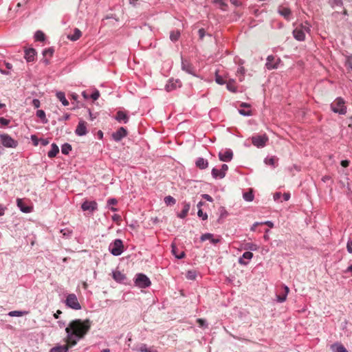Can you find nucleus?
Masks as SVG:
<instances>
[{
    "label": "nucleus",
    "mask_w": 352,
    "mask_h": 352,
    "mask_svg": "<svg viewBox=\"0 0 352 352\" xmlns=\"http://www.w3.org/2000/svg\"><path fill=\"white\" fill-rule=\"evenodd\" d=\"M90 327L91 322L88 319L85 320L76 319L71 321L65 329L67 333L66 343L70 346H75L78 341L85 337Z\"/></svg>",
    "instance_id": "f257e3e1"
},
{
    "label": "nucleus",
    "mask_w": 352,
    "mask_h": 352,
    "mask_svg": "<svg viewBox=\"0 0 352 352\" xmlns=\"http://www.w3.org/2000/svg\"><path fill=\"white\" fill-rule=\"evenodd\" d=\"M331 109L336 113L344 115L346 113V107L343 98L338 97L331 104Z\"/></svg>",
    "instance_id": "f03ea898"
},
{
    "label": "nucleus",
    "mask_w": 352,
    "mask_h": 352,
    "mask_svg": "<svg viewBox=\"0 0 352 352\" xmlns=\"http://www.w3.org/2000/svg\"><path fill=\"white\" fill-rule=\"evenodd\" d=\"M109 250L113 256H120L124 250V245L121 239H116L109 245Z\"/></svg>",
    "instance_id": "7ed1b4c3"
},
{
    "label": "nucleus",
    "mask_w": 352,
    "mask_h": 352,
    "mask_svg": "<svg viewBox=\"0 0 352 352\" xmlns=\"http://www.w3.org/2000/svg\"><path fill=\"white\" fill-rule=\"evenodd\" d=\"M65 304L69 308L75 310H79L81 309V306L78 302V298L74 294H69L67 296L65 299Z\"/></svg>",
    "instance_id": "20e7f679"
},
{
    "label": "nucleus",
    "mask_w": 352,
    "mask_h": 352,
    "mask_svg": "<svg viewBox=\"0 0 352 352\" xmlns=\"http://www.w3.org/2000/svg\"><path fill=\"white\" fill-rule=\"evenodd\" d=\"M135 284L138 287L146 288L151 285V281L145 274H138L136 275Z\"/></svg>",
    "instance_id": "39448f33"
},
{
    "label": "nucleus",
    "mask_w": 352,
    "mask_h": 352,
    "mask_svg": "<svg viewBox=\"0 0 352 352\" xmlns=\"http://www.w3.org/2000/svg\"><path fill=\"white\" fill-rule=\"evenodd\" d=\"M0 140L1 144L7 148H16L18 145L17 141L8 134L0 135Z\"/></svg>",
    "instance_id": "423d86ee"
},
{
    "label": "nucleus",
    "mask_w": 352,
    "mask_h": 352,
    "mask_svg": "<svg viewBox=\"0 0 352 352\" xmlns=\"http://www.w3.org/2000/svg\"><path fill=\"white\" fill-rule=\"evenodd\" d=\"M267 141L268 138L266 135H255L252 138V143L258 148L264 147Z\"/></svg>",
    "instance_id": "0eeeda50"
},
{
    "label": "nucleus",
    "mask_w": 352,
    "mask_h": 352,
    "mask_svg": "<svg viewBox=\"0 0 352 352\" xmlns=\"http://www.w3.org/2000/svg\"><path fill=\"white\" fill-rule=\"evenodd\" d=\"M280 63V58H276L273 55H270L267 58V62L265 63V67L269 70L276 69V68H278Z\"/></svg>",
    "instance_id": "6e6552de"
},
{
    "label": "nucleus",
    "mask_w": 352,
    "mask_h": 352,
    "mask_svg": "<svg viewBox=\"0 0 352 352\" xmlns=\"http://www.w3.org/2000/svg\"><path fill=\"white\" fill-rule=\"evenodd\" d=\"M88 133L87 123L84 120H80L75 130V133L78 136H83Z\"/></svg>",
    "instance_id": "1a4fd4ad"
},
{
    "label": "nucleus",
    "mask_w": 352,
    "mask_h": 352,
    "mask_svg": "<svg viewBox=\"0 0 352 352\" xmlns=\"http://www.w3.org/2000/svg\"><path fill=\"white\" fill-rule=\"evenodd\" d=\"M81 208L83 211L92 212L98 209V204L95 201H85L81 205Z\"/></svg>",
    "instance_id": "9d476101"
},
{
    "label": "nucleus",
    "mask_w": 352,
    "mask_h": 352,
    "mask_svg": "<svg viewBox=\"0 0 352 352\" xmlns=\"http://www.w3.org/2000/svg\"><path fill=\"white\" fill-rule=\"evenodd\" d=\"M228 169V166L226 164H223L220 170L213 168L212 170V175L214 178H223L226 175V173Z\"/></svg>",
    "instance_id": "9b49d317"
},
{
    "label": "nucleus",
    "mask_w": 352,
    "mask_h": 352,
    "mask_svg": "<svg viewBox=\"0 0 352 352\" xmlns=\"http://www.w3.org/2000/svg\"><path fill=\"white\" fill-rule=\"evenodd\" d=\"M278 12L286 20L290 21L292 17V11L288 7L283 5L279 6L278 8Z\"/></svg>",
    "instance_id": "f8f14e48"
},
{
    "label": "nucleus",
    "mask_w": 352,
    "mask_h": 352,
    "mask_svg": "<svg viewBox=\"0 0 352 352\" xmlns=\"http://www.w3.org/2000/svg\"><path fill=\"white\" fill-rule=\"evenodd\" d=\"M233 157V153L230 149H226L223 151H221L219 153V160L222 162H230L232 160Z\"/></svg>",
    "instance_id": "ddd939ff"
},
{
    "label": "nucleus",
    "mask_w": 352,
    "mask_h": 352,
    "mask_svg": "<svg viewBox=\"0 0 352 352\" xmlns=\"http://www.w3.org/2000/svg\"><path fill=\"white\" fill-rule=\"evenodd\" d=\"M127 131L124 127H120L117 131L113 133V139L116 141H120L123 138L126 137Z\"/></svg>",
    "instance_id": "4468645a"
},
{
    "label": "nucleus",
    "mask_w": 352,
    "mask_h": 352,
    "mask_svg": "<svg viewBox=\"0 0 352 352\" xmlns=\"http://www.w3.org/2000/svg\"><path fill=\"white\" fill-rule=\"evenodd\" d=\"M182 69L188 74L195 75L194 67L191 65V63L187 60H184V59L182 60Z\"/></svg>",
    "instance_id": "2eb2a0df"
},
{
    "label": "nucleus",
    "mask_w": 352,
    "mask_h": 352,
    "mask_svg": "<svg viewBox=\"0 0 352 352\" xmlns=\"http://www.w3.org/2000/svg\"><path fill=\"white\" fill-rule=\"evenodd\" d=\"M293 35H294V37L299 41H302L305 40V32H303V30L302 28H300L299 26L296 27L294 31H293Z\"/></svg>",
    "instance_id": "dca6fc26"
},
{
    "label": "nucleus",
    "mask_w": 352,
    "mask_h": 352,
    "mask_svg": "<svg viewBox=\"0 0 352 352\" xmlns=\"http://www.w3.org/2000/svg\"><path fill=\"white\" fill-rule=\"evenodd\" d=\"M36 51L33 48H28L25 50V58L28 62H32L34 60L36 56Z\"/></svg>",
    "instance_id": "f3484780"
},
{
    "label": "nucleus",
    "mask_w": 352,
    "mask_h": 352,
    "mask_svg": "<svg viewBox=\"0 0 352 352\" xmlns=\"http://www.w3.org/2000/svg\"><path fill=\"white\" fill-rule=\"evenodd\" d=\"M17 206L20 208V210L25 213H29L32 211V207L25 206L24 201L21 199H17Z\"/></svg>",
    "instance_id": "a211bd4d"
},
{
    "label": "nucleus",
    "mask_w": 352,
    "mask_h": 352,
    "mask_svg": "<svg viewBox=\"0 0 352 352\" xmlns=\"http://www.w3.org/2000/svg\"><path fill=\"white\" fill-rule=\"evenodd\" d=\"M283 294L276 296V300L278 302H285L286 300L287 296L289 292V289L287 286L283 285Z\"/></svg>",
    "instance_id": "6ab92c4d"
},
{
    "label": "nucleus",
    "mask_w": 352,
    "mask_h": 352,
    "mask_svg": "<svg viewBox=\"0 0 352 352\" xmlns=\"http://www.w3.org/2000/svg\"><path fill=\"white\" fill-rule=\"evenodd\" d=\"M253 257V254L251 252H245L242 257L239 258V263L241 265H248V262L245 261V259L250 260Z\"/></svg>",
    "instance_id": "aec40b11"
},
{
    "label": "nucleus",
    "mask_w": 352,
    "mask_h": 352,
    "mask_svg": "<svg viewBox=\"0 0 352 352\" xmlns=\"http://www.w3.org/2000/svg\"><path fill=\"white\" fill-rule=\"evenodd\" d=\"M182 205H183V209L181 211V212H179L177 214V217H179L180 219H184L187 216V214L189 212L190 208V205L189 203L184 202L182 204Z\"/></svg>",
    "instance_id": "412c9836"
},
{
    "label": "nucleus",
    "mask_w": 352,
    "mask_h": 352,
    "mask_svg": "<svg viewBox=\"0 0 352 352\" xmlns=\"http://www.w3.org/2000/svg\"><path fill=\"white\" fill-rule=\"evenodd\" d=\"M69 347L71 346L67 343L64 345H58L52 348L50 352H68Z\"/></svg>",
    "instance_id": "4be33fe9"
},
{
    "label": "nucleus",
    "mask_w": 352,
    "mask_h": 352,
    "mask_svg": "<svg viewBox=\"0 0 352 352\" xmlns=\"http://www.w3.org/2000/svg\"><path fill=\"white\" fill-rule=\"evenodd\" d=\"M181 86V82L178 80H176L175 81L170 80L168 83L166 85V89L167 91H170L175 89H176L177 87Z\"/></svg>",
    "instance_id": "5701e85b"
},
{
    "label": "nucleus",
    "mask_w": 352,
    "mask_h": 352,
    "mask_svg": "<svg viewBox=\"0 0 352 352\" xmlns=\"http://www.w3.org/2000/svg\"><path fill=\"white\" fill-rule=\"evenodd\" d=\"M113 278L118 283H123L126 279V276L121 272L117 270L113 272Z\"/></svg>",
    "instance_id": "b1692460"
},
{
    "label": "nucleus",
    "mask_w": 352,
    "mask_h": 352,
    "mask_svg": "<svg viewBox=\"0 0 352 352\" xmlns=\"http://www.w3.org/2000/svg\"><path fill=\"white\" fill-rule=\"evenodd\" d=\"M116 119L119 122H123L124 123H126L129 120L128 116L123 111H118L116 114Z\"/></svg>",
    "instance_id": "393cba45"
},
{
    "label": "nucleus",
    "mask_w": 352,
    "mask_h": 352,
    "mask_svg": "<svg viewBox=\"0 0 352 352\" xmlns=\"http://www.w3.org/2000/svg\"><path fill=\"white\" fill-rule=\"evenodd\" d=\"M81 36H82L81 31L78 28H75L74 30V33L72 34H69L67 36V38L71 41H77L78 39H79Z\"/></svg>",
    "instance_id": "a878e982"
},
{
    "label": "nucleus",
    "mask_w": 352,
    "mask_h": 352,
    "mask_svg": "<svg viewBox=\"0 0 352 352\" xmlns=\"http://www.w3.org/2000/svg\"><path fill=\"white\" fill-rule=\"evenodd\" d=\"M333 352H348L346 348L340 343H335L331 346Z\"/></svg>",
    "instance_id": "bb28decb"
},
{
    "label": "nucleus",
    "mask_w": 352,
    "mask_h": 352,
    "mask_svg": "<svg viewBox=\"0 0 352 352\" xmlns=\"http://www.w3.org/2000/svg\"><path fill=\"white\" fill-rule=\"evenodd\" d=\"M58 152H59L58 146L56 144L53 143L51 146L50 151H49V152L47 153V156L50 158H53L58 153Z\"/></svg>",
    "instance_id": "cd10ccee"
},
{
    "label": "nucleus",
    "mask_w": 352,
    "mask_h": 352,
    "mask_svg": "<svg viewBox=\"0 0 352 352\" xmlns=\"http://www.w3.org/2000/svg\"><path fill=\"white\" fill-rule=\"evenodd\" d=\"M196 166L201 169H205L208 167V162L206 160L199 157L196 161Z\"/></svg>",
    "instance_id": "c85d7f7f"
},
{
    "label": "nucleus",
    "mask_w": 352,
    "mask_h": 352,
    "mask_svg": "<svg viewBox=\"0 0 352 352\" xmlns=\"http://www.w3.org/2000/svg\"><path fill=\"white\" fill-rule=\"evenodd\" d=\"M57 98L62 102L63 106H68L69 102L66 99L65 94L62 91H58L56 93Z\"/></svg>",
    "instance_id": "c756f323"
},
{
    "label": "nucleus",
    "mask_w": 352,
    "mask_h": 352,
    "mask_svg": "<svg viewBox=\"0 0 352 352\" xmlns=\"http://www.w3.org/2000/svg\"><path fill=\"white\" fill-rule=\"evenodd\" d=\"M172 252L177 258H182L185 256L184 252L182 251L180 253H178L177 248L174 244L172 245Z\"/></svg>",
    "instance_id": "7c9ffc66"
},
{
    "label": "nucleus",
    "mask_w": 352,
    "mask_h": 352,
    "mask_svg": "<svg viewBox=\"0 0 352 352\" xmlns=\"http://www.w3.org/2000/svg\"><path fill=\"white\" fill-rule=\"evenodd\" d=\"M277 161H278V159L276 157L272 156L271 157L266 158L265 160V163L267 165L275 167L276 166Z\"/></svg>",
    "instance_id": "2f4dec72"
},
{
    "label": "nucleus",
    "mask_w": 352,
    "mask_h": 352,
    "mask_svg": "<svg viewBox=\"0 0 352 352\" xmlns=\"http://www.w3.org/2000/svg\"><path fill=\"white\" fill-rule=\"evenodd\" d=\"M36 116L41 119L43 124H46L48 122L45 116V113L43 110H38L36 111Z\"/></svg>",
    "instance_id": "473e14b6"
},
{
    "label": "nucleus",
    "mask_w": 352,
    "mask_h": 352,
    "mask_svg": "<svg viewBox=\"0 0 352 352\" xmlns=\"http://www.w3.org/2000/svg\"><path fill=\"white\" fill-rule=\"evenodd\" d=\"M213 3L219 6L222 10H226L228 4L223 0H214Z\"/></svg>",
    "instance_id": "72a5a7b5"
},
{
    "label": "nucleus",
    "mask_w": 352,
    "mask_h": 352,
    "mask_svg": "<svg viewBox=\"0 0 352 352\" xmlns=\"http://www.w3.org/2000/svg\"><path fill=\"white\" fill-rule=\"evenodd\" d=\"M226 83V87L229 91H230L232 92H235L236 91V87L235 86V82H234V80H228V82H227Z\"/></svg>",
    "instance_id": "f704fd0d"
},
{
    "label": "nucleus",
    "mask_w": 352,
    "mask_h": 352,
    "mask_svg": "<svg viewBox=\"0 0 352 352\" xmlns=\"http://www.w3.org/2000/svg\"><path fill=\"white\" fill-rule=\"evenodd\" d=\"M28 314L27 311H12L8 313V316L11 317H20Z\"/></svg>",
    "instance_id": "c9c22d12"
},
{
    "label": "nucleus",
    "mask_w": 352,
    "mask_h": 352,
    "mask_svg": "<svg viewBox=\"0 0 352 352\" xmlns=\"http://www.w3.org/2000/svg\"><path fill=\"white\" fill-rule=\"evenodd\" d=\"M245 73V68L243 66H240L236 71V76H239V79L240 81H242L243 80Z\"/></svg>",
    "instance_id": "e433bc0d"
},
{
    "label": "nucleus",
    "mask_w": 352,
    "mask_h": 352,
    "mask_svg": "<svg viewBox=\"0 0 352 352\" xmlns=\"http://www.w3.org/2000/svg\"><path fill=\"white\" fill-rule=\"evenodd\" d=\"M71 151H72V146L68 143L64 144L61 147V152H62V153H63L65 155L69 154V153Z\"/></svg>",
    "instance_id": "4c0bfd02"
},
{
    "label": "nucleus",
    "mask_w": 352,
    "mask_h": 352,
    "mask_svg": "<svg viewBox=\"0 0 352 352\" xmlns=\"http://www.w3.org/2000/svg\"><path fill=\"white\" fill-rule=\"evenodd\" d=\"M180 36V32L179 31H172L170 34V38L172 41H177Z\"/></svg>",
    "instance_id": "58836bf2"
},
{
    "label": "nucleus",
    "mask_w": 352,
    "mask_h": 352,
    "mask_svg": "<svg viewBox=\"0 0 352 352\" xmlns=\"http://www.w3.org/2000/svg\"><path fill=\"white\" fill-rule=\"evenodd\" d=\"M34 38L36 41H43L45 40V34L43 32L38 30L35 33Z\"/></svg>",
    "instance_id": "ea45409f"
},
{
    "label": "nucleus",
    "mask_w": 352,
    "mask_h": 352,
    "mask_svg": "<svg viewBox=\"0 0 352 352\" xmlns=\"http://www.w3.org/2000/svg\"><path fill=\"white\" fill-rule=\"evenodd\" d=\"M299 27L303 30L305 34L306 32L309 33L311 31V25L307 21H305L304 23H302L300 25H299Z\"/></svg>",
    "instance_id": "a19ab883"
},
{
    "label": "nucleus",
    "mask_w": 352,
    "mask_h": 352,
    "mask_svg": "<svg viewBox=\"0 0 352 352\" xmlns=\"http://www.w3.org/2000/svg\"><path fill=\"white\" fill-rule=\"evenodd\" d=\"M54 54V50L52 48L45 49L43 52V55L46 58H50Z\"/></svg>",
    "instance_id": "79ce46f5"
},
{
    "label": "nucleus",
    "mask_w": 352,
    "mask_h": 352,
    "mask_svg": "<svg viewBox=\"0 0 352 352\" xmlns=\"http://www.w3.org/2000/svg\"><path fill=\"white\" fill-rule=\"evenodd\" d=\"M164 202L166 205H173L175 204V199L171 196H166L164 198Z\"/></svg>",
    "instance_id": "37998d69"
},
{
    "label": "nucleus",
    "mask_w": 352,
    "mask_h": 352,
    "mask_svg": "<svg viewBox=\"0 0 352 352\" xmlns=\"http://www.w3.org/2000/svg\"><path fill=\"white\" fill-rule=\"evenodd\" d=\"M329 3L333 8L336 6H342V0H329Z\"/></svg>",
    "instance_id": "c03bdc74"
},
{
    "label": "nucleus",
    "mask_w": 352,
    "mask_h": 352,
    "mask_svg": "<svg viewBox=\"0 0 352 352\" xmlns=\"http://www.w3.org/2000/svg\"><path fill=\"white\" fill-rule=\"evenodd\" d=\"M215 81L219 85H224L226 82L223 78L221 76L219 75L217 73H216L215 75Z\"/></svg>",
    "instance_id": "a18cd8bd"
},
{
    "label": "nucleus",
    "mask_w": 352,
    "mask_h": 352,
    "mask_svg": "<svg viewBox=\"0 0 352 352\" xmlns=\"http://www.w3.org/2000/svg\"><path fill=\"white\" fill-rule=\"evenodd\" d=\"M243 198L248 201H251L254 199V195L251 192H245L243 194Z\"/></svg>",
    "instance_id": "49530a36"
},
{
    "label": "nucleus",
    "mask_w": 352,
    "mask_h": 352,
    "mask_svg": "<svg viewBox=\"0 0 352 352\" xmlns=\"http://www.w3.org/2000/svg\"><path fill=\"white\" fill-rule=\"evenodd\" d=\"M196 276L197 274L195 271H188L186 274V278L189 280H195Z\"/></svg>",
    "instance_id": "de8ad7c7"
},
{
    "label": "nucleus",
    "mask_w": 352,
    "mask_h": 352,
    "mask_svg": "<svg viewBox=\"0 0 352 352\" xmlns=\"http://www.w3.org/2000/svg\"><path fill=\"white\" fill-rule=\"evenodd\" d=\"M60 232L65 237H70L72 236V231L71 230H69V229H67V228L62 229L60 230Z\"/></svg>",
    "instance_id": "09e8293b"
},
{
    "label": "nucleus",
    "mask_w": 352,
    "mask_h": 352,
    "mask_svg": "<svg viewBox=\"0 0 352 352\" xmlns=\"http://www.w3.org/2000/svg\"><path fill=\"white\" fill-rule=\"evenodd\" d=\"M212 236H213V235L210 233H206V234H202L201 236V241H205L206 240H210Z\"/></svg>",
    "instance_id": "8fccbe9b"
},
{
    "label": "nucleus",
    "mask_w": 352,
    "mask_h": 352,
    "mask_svg": "<svg viewBox=\"0 0 352 352\" xmlns=\"http://www.w3.org/2000/svg\"><path fill=\"white\" fill-rule=\"evenodd\" d=\"M100 96V93L98 90H95L90 96V98L93 100H96L98 99Z\"/></svg>",
    "instance_id": "3c124183"
},
{
    "label": "nucleus",
    "mask_w": 352,
    "mask_h": 352,
    "mask_svg": "<svg viewBox=\"0 0 352 352\" xmlns=\"http://www.w3.org/2000/svg\"><path fill=\"white\" fill-rule=\"evenodd\" d=\"M197 215L201 217L203 220H206L208 218V215L206 213H204L201 209H199Z\"/></svg>",
    "instance_id": "603ef678"
},
{
    "label": "nucleus",
    "mask_w": 352,
    "mask_h": 352,
    "mask_svg": "<svg viewBox=\"0 0 352 352\" xmlns=\"http://www.w3.org/2000/svg\"><path fill=\"white\" fill-rule=\"evenodd\" d=\"M142 1L143 0H129V3L134 7L140 6Z\"/></svg>",
    "instance_id": "864d4df0"
},
{
    "label": "nucleus",
    "mask_w": 352,
    "mask_h": 352,
    "mask_svg": "<svg viewBox=\"0 0 352 352\" xmlns=\"http://www.w3.org/2000/svg\"><path fill=\"white\" fill-rule=\"evenodd\" d=\"M239 113L241 115H243V116H249L252 115L251 111H250V110L245 111V110H243V109H239Z\"/></svg>",
    "instance_id": "5fc2aeb1"
},
{
    "label": "nucleus",
    "mask_w": 352,
    "mask_h": 352,
    "mask_svg": "<svg viewBox=\"0 0 352 352\" xmlns=\"http://www.w3.org/2000/svg\"><path fill=\"white\" fill-rule=\"evenodd\" d=\"M148 349V347L146 344H142L138 349H137L138 351L140 352H146V350Z\"/></svg>",
    "instance_id": "6e6d98bb"
},
{
    "label": "nucleus",
    "mask_w": 352,
    "mask_h": 352,
    "mask_svg": "<svg viewBox=\"0 0 352 352\" xmlns=\"http://www.w3.org/2000/svg\"><path fill=\"white\" fill-rule=\"evenodd\" d=\"M197 322L200 327H204L206 326V320L204 319L199 318L197 320Z\"/></svg>",
    "instance_id": "4d7b16f0"
},
{
    "label": "nucleus",
    "mask_w": 352,
    "mask_h": 352,
    "mask_svg": "<svg viewBox=\"0 0 352 352\" xmlns=\"http://www.w3.org/2000/svg\"><path fill=\"white\" fill-rule=\"evenodd\" d=\"M10 123V121L4 118H0V124L3 126H7Z\"/></svg>",
    "instance_id": "13d9d810"
},
{
    "label": "nucleus",
    "mask_w": 352,
    "mask_h": 352,
    "mask_svg": "<svg viewBox=\"0 0 352 352\" xmlns=\"http://www.w3.org/2000/svg\"><path fill=\"white\" fill-rule=\"evenodd\" d=\"M346 250L348 252L352 253V240L347 242Z\"/></svg>",
    "instance_id": "bf43d9fd"
},
{
    "label": "nucleus",
    "mask_w": 352,
    "mask_h": 352,
    "mask_svg": "<svg viewBox=\"0 0 352 352\" xmlns=\"http://www.w3.org/2000/svg\"><path fill=\"white\" fill-rule=\"evenodd\" d=\"M202 197L206 199L208 201L212 202L213 201V199L212 197L208 194H204L202 195Z\"/></svg>",
    "instance_id": "052dcab7"
},
{
    "label": "nucleus",
    "mask_w": 352,
    "mask_h": 352,
    "mask_svg": "<svg viewBox=\"0 0 352 352\" xmlns=\"http://www.w3.org/2000/svg\"><path fill=\"white\" fill-rule=\"evenodd\" d=\"M118 203V201L117 199H114V198H111V199H109L108 201H107V204L109 206H111V205H116Z\"/></svg>",
    "instance_id": "680f3d73"
},
{
    "label": "nucleus",
    "mask_w": 352,
    "mask_h": 352,
    "mask_svg": "<svg viewBox=\"0 0 352 352\" xmlns=\"http://www.w3.org/2000/svg\"><path fill=\"white\" fill-rule=\"evenodd\" d=\"M40 101L38 100V99H34L32 100V105L35 107V108H38L40 107Z\"/></svg>",
    "instance_id": "e2e57ef3"
},
{
    "label": "nucleus",
    "mask_w": 352,
    "mask_h": 352,
    "mask_svg": "<svg viewBox=\"0 0 352 352\" xmlns=\"http://www.w3.org/2000/svg\"><path fill=\"white\" fill-rule=\"evenodd\" d=\"M248 249H250V250L255 251L257 250L256 245H254L253 243H249L248 244Z\"/></svg>",
    "instance_id": "0e129e2a"
},
{
    "label": "nucleus",
    "mask_w": 352,
    "mask_h": 352,
    "mask_svg": "<svg viewBox=\"0 0 352 352\" xmlns=\"http://www.w3.org/2000/svg\"><path fill=\"white\" fill-rule=\"evenodd\" d=\"M230 3L236 7L241 6V2L239 0H230Z\"/></svg>",
    "instance_id": "69168bd1"
},
{
    "label": "nucleus",
    "mask_w": 352,
    "mask_h": 352,
    "mask_svg": "<svg viewBox=\"0 0 352 352\" xmlns=\"http://www.w3.org/2000/svg\"><path fill=\"white\" fill-rule=\"evenodd\" d=\"M261 224L267 225L270 228H273L274 227V223L272 221H265V222H261Z\"/></svg>",
    "instance_id": "338daca9"
},
{
    "label": "nucleus",
    "mask_w": 352,
    "mask_h": 352,
    "mask_svg": "<svg viewBox=\"0 0 352 352\" xmlns=\"http://www.w3.org/2000/svg\"><path fill=\"white\" fill-rule=\"evenodd\" d=\"M281 197V193L280 192H276L274 195V199L275 201H278Z\"/></svg>",
    "instance_id": "774afa93"
}]
</instances>
